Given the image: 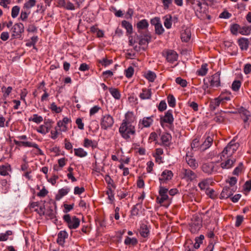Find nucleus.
<instances>
[{"label":"nucleus","instance_id":"1","mask_svg":"<svg viewBox=\"0 0 251 251\" xmlns=\"http://www.w3.org/2000/svg\"><path fill=\"white\" fill-rule=\"evenodd\" d=\"M136 117L133 112H126L119 128V132L121 136L127 142L132 141L131 137L136 134Z\"/></svg>","mask_w":251,"mask_h":251},{"label":"nucleus","instance_id":"2","mask_svg":"<svg viewBox=\"0 0 251 251\" xmlns=\"http://www.w3.org/2000/svg\"><path fill=\"white\" fill-rule=\"evenodd\" d=\"M187 3L195 11L196 16L201 20H210L208 5L205 0H187Z\"/></svg>","mask_w":251,"mask_h":251},{"label":"nucleus","instance_id":"3","mask_svg":"<svg viewBox=\"0 0 251 251\" xmlns=\"http://www.w3.org/2000/svg\"><path fill=\"white\" fill-rule=\"evenodd\" d=\"M201 171L207 175H212L220 173V166L214 162L203 163L201 166Z\"/></svg>","mask_w":251,"mask_h":251},{"label":"nucleus","instance_id":"4","mask_svg":"<svg viewBox=\"0 0 251 251\" xmlns=\"http://www.w3.org/2000/svg\"><path fill=\"white\" fill-rule=\"evenodd\" d=\"M239 147V144L235 142L234 138L227 144L221 153V157L231 156L237 151Z\"/></svg>","mask_w":251,"mask_h":251},{"label":"nucleus","instance_id":"5","mask_svg":"<svg viewBox=\"0 0 251 251\" xmlns=\"http://www.w3.org/2000/svg\"><path fill=\"white\" fill-rule=\"evenodd\" d=\"M63 219L70 229H76L79 226L80 220L76 216L71 217L69 214H66L63 216Z\"/></svg>","mask_w":251,"mask_h":251},{"label":"nucleus","instance_id":"6","mask_svg":"<svg viewBox=\"0 0 251 251\" xmlns=\"http://www.w3.org/2000/svg\"><path fill=\"white\" fill-rule=\"evenodd\" d=\"M14 143L16 145L19 147H24L28 148H34L37 149L38 153H36L37 155H44L43 151L39 148L38 145L35 142L30 141H18V140L14 139Z\"/></svg>","mask_w":251,"mask_h":251},{"label":"nucleus","instance_id":"7","mask_svg":"<svg viewBox=\"0 0 251 251\" xmlns=\"http://www.w3.org/2000/svg\"><path fill=\"white\" fill-rule=\"evenodd\" d=\"M114 123L113 118L109 114H105L102 116L100 125L101 128L104 130H107L109 128H111Z\"/></svg>","mask_w":251,"mask_h":251},{"label":"nucleus","instance_id":"8","mask_svg":"<svg viewBox=\"0 0 251 251\" xmlns=\"http://www.w3.org/2000/svg\"><path fill=\"white\" fill-rule=\"evenodd\" d=\"M13 38H20L22 34L24 32V25L22 23H16L11 28Z\"/></svg>","mask_w":251,"mask_h":251},{"label":"nucleus","instance_id":"9","mask_svg":"<svg viewBox=\"0 0 251 251\" xmlns=\"http://www.w3.org/2000/svg\"><path fill=\"white\" fill-rule=\"evenodd\" d=\"M174 121V118L173 115V110L170 109L165 113L164 116L160 117V123L162 126H163L164 123H167L172 126L173 125Z\"/></svg>","mask_w":251,"mask_h":251},{"label":"nucleus","instance_id":"10","mask_svg":"<svg viewBox=\"0 0 251 251\" xmlns=\"http://www.w3.org/2000/svg\"><path fill=\"white\" fill-rule=\"evenodd\" d=\"M203 138L204 141L201 145V151H204L211 147L213 142L214 135L212 134H205Z\"/></svg>","mask_w":251,"mask_h":251},{"label":"nucleus","instance_id":"11","mask_svg":"<svg viewBox=\"0 0 251 251\" xmlns=\"http://www.w3.org/2000/svg\"><path fill=\"white\" fill-rule=\"evenodd\" d=\"M53 122L50 119H48L44 121V124L39 126L37 129V131L43 135H45L48 133L52 127Z\"/></svg>","mask_w":251,"mask_h":251},{"label":"nucleus","instance_id":"12","mask_svg":"<svg viewBox=\"0 0 251 251\" xmlns=\"http://www.w3.org/2000/svg\"><path fill=\"white\" fill-rule=\"evenodd\" d=\"M168 193V188L162 186L159 187V196L156 198V200L159 203L161 204L168 200L169 197L167 194Z\"/></svg>","mask_w":251,"mask_h":251},{"label":"nucleus","instance_id":"13","mask_svg":"<svg viewBox=\"0 0 251 251\" xmlns=\"http://www.w3.org/2000/svg\"><path fill=\"white\" fill-rule=\"evenodd\" d=\"M183 178L187 181H193L197 178V174L190 169L183 168L181 171Z\"/></svg>","mask_w":251,"mask_h":251},{"label":"nucleus","instance_id":"14","mask_svg":"<svg viewBox=\"0 0 251 251\" xmlns=\"http://www.w3.org/2000/svg\"><path fill=\"white\" fill-rule=\"evenodd\" d=\"M153 116L150 117H144L142 119H140L138 124V127L139 128L142 129L145 127H150L153 122Z\"/></svg>","mask_w":251,"mask_h":251},{"label":"nucleus","instance_id":"15","mask_svg":"<svg viewBox=\"0 0 251 251\" xmlns=\"http://www.w3.org/2000/svg\"><path fill=\"white\" fill-rule=\"evenodd\" d=\"M236 190V188L235 187L229 186L225 187L220 194V199H225L230 198L235 192Z\"/></svg>","mask_w":251,"mask_h":251},{"label":"nucleus","instance_id":"16","mask_svg":"<svg viewBox=\"0 0 251 251\" xmlns=\"http://www.w3.org/2000/svg\"><path fill=\"white\" fill-rule=\"evenodd\" d=\"M149 23L146 19L140 20L136 25L138 32L140 34H143L145 33V32L149 31Z\"/></svg>","mask_w":251,"mask_h":251},{"label":"nucleus","instance_id":"17","mask_svg":"<svg viewBox=\"0 0 251 251\" xmlns=\"http://www.w3.org/2000/svg\"><path fill=\"white\" fill-rule=\"evenodd\" d=\"M208 81L211 87H218L220 86V73L217 72L209 77Z\"/></svg>","mask_w":251,"mask_h":251},{"label":"nucleus","instance_id":"18","mask_svg":"<svg viewBox=\"0 0 251 251\" xmlns=\"http://www.w3.org/2000/svg\"><path fill=\"white\" fill-rule=\"evenodd\" d=\"M173 176V173L171 171L165 170H164L159 178V182L161 184L164 183L166 181L172 179Z\"/></svg>","mask_w":251,"mask_h":251},{"label":"nucleus","instance_id":"19","mask_svg":"<svg viewBox=\"0 0 251 251\" xmlns=\"http://www.w3.org/2000/svg\"><path fill=\"white\" fill-rule=\"evenodd\" d=\"M185 160L189 166L193 170L198 168L199 163L195 158L192 155H189L187 153L186 154Z\"/></svg>","mask_w":251,"mask_h":251},{"label":"nucleus","instance_id":"20","mask_svg":"<svg viewBox=\"0 0 251 251\" xmlns=\"http://www.w3.org/2000/svg\"><path fill=\"white\" fill-rule=\"evenodd\" d=\"M238 111L240 114L244 123H247L251 116L250 112L242 106L238 109Z\"/></svg>","mask_w":251,"mask_h":251},{"label":"nucleus","instance_id":"21","mask_svg":"<svg viewBox=\"0 0 251 251\" xmlns=\"http://www.w3.org/2000/svg\"><path fill=\"white\" fill-rule=\"evenodd\" d=\"M68 237V233L65 230L60 231L57 234V243L60 246H64L65 239Z\"/></svg>","mask_w":251,"mask_h":251},{"label":"nucleus","instance_id":"22","mask_svg":"<svg viewBox=\"0 0 251 251\" xmlns=\"http://www.w3.org/2000/svg\"><path fill=\"white\" fill-rule=\"evenodd\" d=\"M237 43L242 50H247L250 42L248 38L242 37L238 39Z\"/></svg>","mask_w":251,"mask_h":251},{"label":"nucleus","instance_id":"23","mask_svg":"<svg viewBox=\"0 0 251 251\" xmlns=\"http://www.w3.org/2000/svg\"><path fill=\"white\" fill-rule=\"evenodd\" d=\"M151 40V35L149 31L145 32V33L140 34L139 44L145 45L148 44Z\"/></svg>","mask_w":251,"mask_h":251},{"label":"nucleus","instance_id":"24","mask_svg":"<svg viewBox=\"0 0 251 251\" xmlns=\"http://www.w3.org/2000/svg\"><path fill=\"white\" fill-rule=\"evenodd\" d=\"M140 234L143 237H148L150 234L149 226L147 224L142 223L140 227Z\"/></svg>","mask_w":251,"mask_h":251},{"label":"nucleus","instance_id":"25","mask_svg":"<svg viewBox=\"0 0 251 251\" xmlns=\"http://www.w3.org/2000/svg\"><path fill=\"white\" fill-rule=\"evenodd\" d=\"M232 97L231 94L230 92L228 91H226L225 92H223L222 94L218 97L220 100L222 102V104L225 103L227 101L230 100L231 98Z\"/></svg>","mask_w":251,"mask_h":251},{"label":"nucleus","instance_id":"26","mask_svg":"<svg viewBox=\"0 0 251 251\" xmlns=\"http://www.w3.org/2000/svg\"><path fill=\"white\" fill-rule=\"evenodd\" d=\"M178 58V54L176 51L173 50H169L167 52L166 59L170 63H173L177 60Z\"/></svg>","mask_w":251,"mask_h":251},{"label":"nucleus","instance_id":"27","mask_svg":"<svg viewBox=\"0 0 251 251\" xmlns=\"http://www.w3.org/2000/svg\"><path fill=\"white\" fill-rule=\"evenodd\" d=\"M152 93L151 89L143 88L142 92L139 95V97L141 100H149L151 99Z\"/></svg>","mask_w":251,"mask_h":251},{"label":"nucleus","instance_id":"28","mask_svg":"<svg viewBox=\"0 0 251 251\" xmlns=\"http://www.w3.org/2000/svg\"><path fill=\"white\" fill-rule=\"evenodd\" d=\"M201 226V222L199 220L197 222H192L190 225V231L195 233L197 232Z\"/></svg>","mask_w":251,"mask_h":251},{"label":"nucleus","instance_id":"29","mask_svg":"<svg viewBox=\"0 0 251 251\" xmlns=\"http://www.w3.org/2000/svg\"><path fill=\"white\" fill-rule=\"evenodd\" d=\"M235 161V159H227L225 162L221 163L220 166V168H221L223 169H229L232 167Z\"/></svg>","mask_w":251,"mask_h":251},{"label":"nucleus","instance_id":"30","mask_svg":"<svg viewBox=\"0 0 251 251\" xmlns=\"http://www.w3.org/2000/svg\"><path fill=\"white\" fill-rule=\"evenodd\" d=\"M83 146L86 148L91 147L92 149H95L97 147L98 143L95 140H92L88 138H85L84 140Z\"/></svg>","mask_w":251,"mask_h":251},{"label":"nucleus","instance_id":"31","mask_svg":"<svg viewBox=\"0 0 251 251\" xmlns=\"http://www.w3.org/2000/svg\"><path fill=\"white\" fill-rule=\"evenodd\" d=\"M191 36L190 30L188 28L182 31L181 33V39L183 42H188Z\"/></svg>","mask_w":251,"mask_h":251},{"label":"nucleus","instance_id":"32","mask_svg":"<svg viewBox=\"0 0 251 251\" xmlns=\"http://www.w3.org/2000/svg\"><path fill=\"white\" fill-rule=\"evenodd\" d=\"M211 182V179L210 178H206L202 180L198 184V186L201 190H204L208 189L209 183Z\"/></svg>","mask_w":251,"mask_h":251},{"label":"nucleus","instance_id":"33","mask_svg":"<svg viewBox=\"0 0 251 251\" xmlns=\"http://www.w3.org/2000/svg\"><path fill=\"white\" fill-rule=\"evenodd\" d=\"M221 104L222 102L218 97L211 100L209 104L210 110L212 111H214Z\"/></svg>","mask_w":251,"mask_h":251},{"label":"nucleus","instance_id":"34","mask_svg":"<svg viewBox=\"0 0 251 251\" xmlns=\"http://www.w3.org/2000/svg\"><path fill=\"white\" fill-rule=\"evenodd\" d=\"M70 189L68 187H64L59 189L58 194L56 196V199L59 200L63 197L66 196L70 191Z\"/></svg>","mask_w":251,"mask_h":251},{"label":"nucleus","instance_id":"35","mask_svg":"<svg viewBox=\"0 0 251 251\" xmlns=\"http://www.w3.org/2000/svg\"><path fill=\"white\" fill-rule=\"evenodd\" d=\"M0 184L1 186L2 193L6 194L9 191L10 184L8 183V181L5 179L0 180Z\"/></svg>","mask_w":251,"mask_h":251},{"label":"nucleus","instance_id":"36","mask_svg":"<svg viewBox=\"0 0 251 251\" xmlns=\"http://www.w3.org/2000/svg\"><path fill=\"white\" fill-rule=\"evenodd\" d=\"M124 244L127 246H135L138 244V240L134 237L130 238L126 236L125 239Z\"/></svg>","mask_w":251,"mask_h":251},{"label":"nucleus","instance_id":"37","mask_svg":"<svg viewBox=\"0 0 251 251\" xmlns=\"http://www.w3.org/2000/svg\"><path fill=\"white\" fill-rule=\"evenodd\" d=\"M13 234V232L11 230H7L4 233H0V241H6L8 239L10 240H13V238H9V236Z\"/></svg>","mask_w":251,"mask_h":251},{"label":"nucleus","instance_id":"38","mask_svg":"<svg viewBox=\"0 0 251 251\" xmlns=\"http://www.w3.org/2000/svg\"><path fill=\"white\" fill-rule=\"evenodd\" d=\"M172 139V136L170 134L168 133H164L161 137V139L163 145L168 146L169 145L170 141Z\"/></svg>","mask_w":251,"mask_h":251},{"label":"nucleus","instance_id":"39","mask_svg":"<svg viewBox=\"0 0 251 251\" xmlns=\"http://www.w3.org/2000/svg\"><path fill=\"white\" fill-rule=\"evenodd\" d=\"M74 153L75 156L81 158L86 156L88 154L87 151L81 148L75 149Z\"/></svg>","mask_w":251,"mask_h":251},{"label":"nucleus","instance_id":"40","mask_svg":"<svg viewBox=\"0 0 251 251\" xmlns=\"http://www.w3.org/2000/svg\"><path fill=\"white\" fill-rule=\"evenodd\" d=\"M208 72L207 64H203L200 69L197 71V74L199 76H204Z\"/></svg>","mask_w":251,"mask_h":251},{"label":"nucleus","instance_id":"41","mask_svg":"<svg viewBox=\"0 0 251 251\" xmlns=\"http://www.w3.org/2000/svg\"><path fill=\"white\" fill-rule=\"evenodd\" d=\"M13 88L11 86H8V87H6L4 86H2L1 88V92L3 93V98L4 100H6L7 98H8L11 93Z\"/></svg>","mask_w":251,"mask_h":251},{"label":"nucleus","instance_id":"42","mask_svg":"<svg viewBox=\"0 0 251 251\" xmlns=\"http://www.w3.org/2000/svg\"><path fill=\"white\" fill-rule=\"evenodd\" d=\"M30 10L26 9H25L23 7L21 11V12L20 14V16L19 17V19L22 20V21H26V19H27L29 15L30 14Z\"/></svg>","mask_w":251,"mask_h":251},{"label":"nucleus","instance_id":"43","mask_svg":"<svg viewBox=\"0 0 251 251\" xmlns=\"http://www.w3.org/2000/svg\"><path fill=\"white\" fill-rule=\"evenodd\" d=\"M239 33L243 35H249L251 33V25L248 26H240Z\"/></svg>","mask_w":251,"mask_h":251},{"label":"nucleus","instance_id":"44","mask_svg":"<svg viewBox=\"0 0 251 251\" xmlns=\"http://www.w3.org/2000/svg\"><path fill=\"white\" fill-rule=\"evenodd\" d=\"M109 91L112 97L115 99L119 100L121 98V94L117 89L111 87L109 88Z\"/></svg>","mask_w":251,"mask_h":251},{"label":"nucleus","instance_id":"45","mask_svg":"<svg viewBox=\"0 0 251 251\" xmlns=\"http://www.w3.org/2000/svg\"><path fill=\"white\" fill-rule=\"evenodd\" d=\"M240 25L237 24H233L230 25V31L234 35H237L240 31Z\"/></svg>","mask_w":251,"mask_h":251},{"label":"nucleus","instance_id":"46","mask_svg":"<svg viewBox=\"0 0 251 251\" xmlns=\"http://www.w3.org/2000/svg\"><path fill=\"white\" fill-rule=\"evenodd\" d=\"M191 147L192 150L194 151H196L199 150L201 151V147L200 144L199 139L198 138L194 139L191 144Z\"/></svg>","mask_w":251,"mask_h":251},{"label":"nucleus","instance_id":"47","mask_svg":"<svg viewBox=\"0 0 251 251\" xmlns=\"http://www.w3.org/2000/svg\"><path fill=\"white\" fill-rule=\"evenodd\" d=\"M121 25L126 30L128 33L131 34L132 32V25L129 22L124 20L122 22Z\"/></svg>","mask_w":251,"mask_h":251},{"label":"nucleus","instance_id":"48","mask_svg":"<svg viewBox=\"0 0 251 251\" xmlns=\"http://www.w3.org/2000/svg\"><path fill=\"white\" fill-rule=\"evenodd\" d=\"M142 208V202H139L133 206L131 209V214L133 216L138 215L139 211Z\"/></svg>","mask_w":251,"mask_h":251},{"label":"nucleus","instance_id":"49","mask_svg":"<svg viewBox=\"0 0 251 251\" xmlns=\"http://www.w3.org/2000/svg\"><path fill=\"white\" fill-rule=\"evenodd\" d=\"M38 41V37L37 36H32L30 40L27 41L25 43V46L28 47H31L33 45H35Z\"/></svg>","mask_w":251,"mask_h":251},{"label":"nucleus","instance_id":"50","mask_svg":"<svg viewBox=\"0 0 251 251\" xmlns=\"http://www.w3.org/2000/svg\"><path fill=\"white\" fill-rule=\"evenodd\" d=\"M36 2V0H28L24 4L23 7L29 10L31 8L35 5Z\"/></svg>","mask_w":251,"mask_h":251},{"label":"nucleus","instance_id":"51","mask_svg":"<svg viewBox=\"0 0 251 251\" xmlns=\"http://www.w3.org/2000/svg\"><path fill=\"white\" fill-rule=\"evenodd\" d=\"M29 121H32L36 124H40L43 121V117L37 114H33V118L29 119Z\"/></svg>","mask_w":251,"mask_h":251},{"label":"nucleus","instance_id":"52","mask_svg":"<svg viewBox=\"0 0 251 251\" xmlns=\"http://www.w3.org/2000/svg\"><path fill=\"white\" fill-rule=\"evenodd\" d=\"M134 68L132 66L128 67L127 69L125 71L126 76L128 78H131L134 74Z\"/></svg>","mask_w":251,"mask_h":251},{"label":"nucleus","instance_id":"53","mask_svg":"<svg viewBox=\"0 0 251 251\" xmlns=\"http://www.w3.org/2000/svg\"><path fill=\"white\" fill-rule=\"evenodd\" d=\"M20 10V7L19 6L16 5L12 7L11 10V16L13 18H16Z\"/></svg>","mask_w":251,"mask_h":251},{"label":"nucleus","instance_id":"54","mask_svg":"<svg viewBox=\"0 0 251 251\" xmlns=\"http://www.w3.org/2000/svg\"><path fill=\"white\" fill-rule=\"evenodd\" d=\"M169 106L174 107L176 106V99L172 95H169L167 98Z\"/></svg>","mask_w":251,"mask_h":251},{"label":"nucleus","instance_id":"55","mask_svg":"<svg viewBox=\"0 0 251 251\" xmlns=\"http://www.w3.org/2000/svg\"><path fill=\"white\" fill-rule=\"evenodd\" d=\"M99 63L102 66L106 67L113 63V60L111 59H107L106 58H103L101 60L98 61Z\"/></svg>","mask_w":251,"mask_h":251},{"label":"nucleus","instance_id":"56","mask_svg":"<svg viewBox=\"0 0 251 251\" xmlns=\"http://www.w3.org/2000/svg\"><path fill=\"white\" fill-rule=\"evenodd\" d=\"M156 77L155 74L151 71H149L146 75V78L151 82H153Z\"/></svg>","mask_w":251,"mask_h":251},{"label":"nucleus","instance_id":"57","mask_svg":"<svg viewBox=\"0 0 251 251\" xmlns=\"http://www.w3.org/2000/svg\"><path fill=\"white\" fill-rule=\"evenodd\" d=\"M176 82L182 87H185L187 85V81L180 77H178L176 78Z\"/></svg>","mask_w":251,"mask_h":251},{"label":"nucleus","instance_id":"58","mask_svg":"<svg viewBox=\"0 0 251 251\" xmlns=\"http://www.w3.org/2000/svg\"><path fill=\"white\" fill-rule=\"evenodd\" d=\"M57 126L59 128V130L62 132H66L68 130V127L66 125L64 124L61 120L57 122Z\"/></svg>","mask_w":251,"mask_h":251},{"label":"nucleus","instance_id":"59","mask_svg":"<svg viewBox=\"0 0 251 251\" xmlns=\"http://www.w3.org/2000/svg\"><path fill=\"white\" fill-rule=\"evenodd\" d=\"M50 109L56 113H59L62 111V109L60 107H58L55 102H52L50 106Z\"/></svg>","mask_w":251,"mask_h":251},{"label":"nucleus","instance_id":"60","mask_svg":"<svg viewBox=\"0 0 251 251\" xmlns=\"http://www.w3.org/2000/svg\"><path fill=\"white\" fill-rule=\"evenodd\" d=\"M241 83L240 80H234L232 84V89L234 91L239 90L241 87Z\"/></svg>","mask_w":251,"mask_h":251},{"label":"nucleus","instance_id":"61","mask_svg":"<svg viewBox=\"0 0 251 251\" xmlns=\"http://www.w3.org/2000/svg\"><path fill=\"white\" fill-rule=\"evenodd\" d=\"M155 33L157 35H161L164 32V29L162 26L161 23L155 27Z\"/></svg>","mask_w":251,"mask_h":251},{"label":"nucleus","instance_id":"62","mask_svg":"<svg viewBox=\"0 0 251 251\" xmlns=\"http://www.w3.org/2000/svg\"><path fill=\"white\" fill-rule=\"evenodd\" d=\"M243 168V164L242 162L239 163L238 166L236 167L233 171L232 174L234 175H238L239 173L242 171Z\"/></svg>","mask_w":251,"mask_h":251},{"label":"nucleus","instance_id":"63","mask_svg":"<svg viewBox=\"0 0 251 251\" xmlns=\"http://www.w3.org/2000/svg\"><path fill=\"white\" fill-rule=\"evenodd\" d=\"M106 195H108V199L112 203L114 200V194L113 191L111 188H108V190L106 192Z\"/></svg>","mask_w":251,"mask_h":251},{"label":"nucleus","instance_id":"64","mask_svg":"<svg viewBox=\"0 0 251 251\" xmlns=\"http://www.w3.org/2000/svg\"><path fill=\"white\" fill-rule=\"evenodd\" d=\"M8 167L2 165L0 167V174L1 176H5L8 175Z\"/></svg>","mask_w":251,"mask_h":251}]
</instances>
